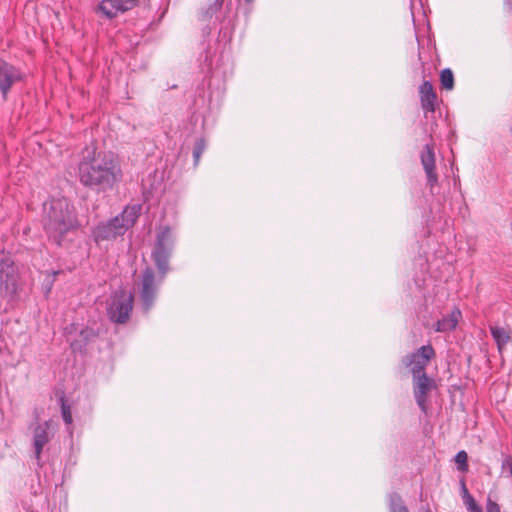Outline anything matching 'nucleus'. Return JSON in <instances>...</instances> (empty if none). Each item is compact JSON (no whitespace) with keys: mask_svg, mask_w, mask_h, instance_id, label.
<instances>
[{"mask_svg":"<svg viewBox=\"0 0 512 512\" xmlns=\"http://www.w3.org/2000/svg\"><path fill=\"white\" fill-rule=\"evenodd\" d=\"M78 178L84 187L105 192L121 180L122 170L114 154L86 147L78 164Z\"/></svg>","mask_w":512,"mask_h":512,"instance_id":"f257e3e1","label":"nucleus"},{"mask_svg":"<svg viewBox=\"0 0 512 512\" xmlns=\"http://www.w3.org/2000/svg\"><path fill=\"white\" fill-rule=\"evenodd\" d=\"M42 223L48 238L58 246L79 226L75 207L66 197L51 198L44 203Z\"/></svg>","mask_w":512,"mask_h":512,"instance_id":"f03ea898","label":"nucleus"},{"mask_svg":"<svg viewBox=\"0 0 512 512\" xmlns=\"http://www.w3.org/2000/svg\"><path fill=\"white\" fill-rule=\"evenodd\" d=\"M141 213V205L126 206L123 211L107 222L99 223L92 232L95 242L108 241L123 235L132 227Z\"/></svg>","mask_w":512,"mask_h":512,"instance_id":"7ed1b4c3","label":"nucleus"},{"mask_svg":"<svg viewBox=\"0 0 512 512\" xmlns=\"http://www.w3.org/2000/svg\"><path fill=\"white\" fill-rule=\"evenodd\" d=\"M175 244V236L169 226H161L157 232L152 259L160 272V280H164L169 271V259Z\"/></svg>","mask_w":512,"mask_h":512,"instance_id":"20e7f679","label":"nucleus"},{"mask_svg":"<svg viewBox=\"0 0 512 512\" xmlns=\"http://www.w3.org/2000/svg\"><path fill=\"white\" fill-rule=\"evenodd\" d=\"M133 295L124 289L115 291L111 296L107 306L108 318L118 324H124L128 321L133 309Z\"/></svg>","mask_w":512,"mask_h":512,"instance_id":"39448f33","label":"nucleus"},{"mask_svg":"<svg viewBox=\"0 0 512 512\" xmlns=\"http://www.w3.org/2000/svg\"><path fill=\"white\" fill-rule=\"evenodd\" d=\"M158 274L160 272L158 271ZM164 280H160V275L156 276L153 268L146 267L140 276L139 297L142 309L148 312L154 305L158 290Z\"/></svg>","mask_w":512,"mask_h":512,"instance_id":"423d86ee","label":"nucleus"},{"mask_svg":"<svg viewBox=\"0 0 512 512\" xmlns=\"http://www.w3.org/2000/svg\"><path fill=\"white\" fill-rule=\"evenodd\" d=\"M435 357L434 348L428 344L423 345L411 354L406 355L402 359L404 366L409 367L413 378H418L425 372L430 360Z\"/></svg>","mask_w":512,"mask_h":512,"instance_id":"0eeeda50","label":"nucleus"},{"mask_svg":"<svg viewBox=\"0 0 512 512\" xmlns=\"http://www.w3.org/2000/svg\"><path fill=\"white\" fill-rule=\"evenodd\" d=\"M14 262L11 255L0 251V295L13 294L16 291Z\"/></svg>","mask_w":512,"mask_h":512,"instance_id":"6e6552de","label":"nucleus"},{"mask_svg":"<svg viewBox=\"0 0 512 512\" xmlns=\"http://www.w3.org/2000/svg\"><path fill=\"white\" fill-rule=\"evenodd\" d=\"M22 79L23 74L19 68L4 60H0V92L4 100L7 99L13 85Z\"/></svg>","mask_w":512,"mask_h":512,"instance_id":"1a4fd4ad","label":"nucleus"},{"mask_svg":"<svg viewBox=\"0 0 512 512\" xmlns=\"http://www.w3.org/2000/svg\"><path fill=\"white\" fill-rule=\"evenodd\" d=\"M53 437L52 423L51 421H44L42 424H38L33 431V448L34 457L39 468L42 467L41 455L44 446L49 443Z\"/></svg>","mask_w":512,"mask_h":512,"instance_id":"9d476101","label":"nucleus"},{"mask_svg":"<svg viewBox=\"0 0 512 512\" xmlns=\"http://www.w3.org/2000/svg\"><path fill=\"white\" fill-rule=\"evenodd\" d=\"M433 386L434 381L429 378L427 374H422L418 378H413L414 398L418 407L424 414H427L428 411V396Z\"/></svg>","mask_w":512,"mask_h":512,"instance_id":"9b49d317","label":"nucleus"},{"mask_svg":"<svg viewBox=\"0 0 512 512\" xmlns=\"http://www.w3.org/2000/svg\"><path fill=\"white\" fill-rule=\"evenodd\" d=\"M138 3V0H102L97 6V12L107 19H113L119 13L132 10Z\"/></svg>","mask_w":512,"mask_h":512,"instance_id":"f8f14e48","label":"nucleus"},{"mask_svg":"<svg viewBox=\"0 0 512 512\" xmlns=\"http://www.w3.org/2000/svg\"><path fill=\"white\" fill-rule=\"evenodd\" d=\"M420 159L423 169L426 173L427 184L432 191L434 186L438 183V175L435 172V152L432 145L426 144L423 147Z\"/></svg>","mask_w":512,"mask_h":512,"instance_id":"ddd939ff","label":"nucleus"},{"mask_svg":"<svg viewBox=\"0 0 512 512\" xmlns=\"http://www.w3.org/2000/svg\"><path fill=\"white\" fill-rule=\"evenodd\" d=\"M420 103L425 113L435 112L437 95L430 81H424L419 87Z\"/></svg>","mask_w":512,"mask_h":512,"instance_id":"4468645a","label":"nucleus"},{"mask_svg":"<svg viewBox=\"0 0 512 512\" xmlns=\"http://www.w3.org/2000/svg\"><path fill=\"white\" fill-rule=\"evenodd\" d=\"M491 335L497 345V349L502 353L505 346L511 341V330L506 327L491 325Z\"/></svg>","mask_w":512,"mask_h":512,"instance_id":"2eb2a0df","label":"nucleus"},{"mask_svg":"<svg viewBox=\"0 0 512 512\" xmlns=\"http://www.w3.org/2000/svg\"><path fill=\"white\" fill-rule=\"evenodd\" d=\"M461 312L458 309L453 310L450 314L443 316L435 324V331L448 332L456 328Z\"/></svg>","mask_w":512,"mask_h":512,"instance_id":"dca6fc26","label":"nucleus"},{"mask_svg":"<svg viewBox=\"0 0 512 512\" xmlns=\"http://www.w3.org/2000/svg\"><path fill=\"white\" fill-rule=\"evenodd\" d=\"M224 0H213L208 7L203 10L202 17L203 20H210L214 16L218 19V13L221 11L223 7Z\"/></svg>","mask_w":512,"mask_h":512,"instance_id":"f3484780","label":"nucleus"},{"mask_svg":"<svg viewBox=\"0 0 512 512\" xmlns=\"http://www.w3.org/2000/svg\"><path fill=\"white\" fill-rule=\"evenodd\" d=\"M389 512H409L401 497L396 493L389 496Z\"/></svg>","mask_w":512,"mask_h":512,"instance_id":"a211bd4d","label":"nucleus"},{"mask_svg":"<svg viewBox=\"0 0 512 512\" xmlns=\"http://www.w3.org/2000/svg\"><path fill=\"white\" fill-rule=\"evenodd\" d=\"M440 82L442 88L446 90H451L454 87V76L453 72L449 68H445L441 71L440 74Z\"/></svg>","mask_w":512,"mask_h":512,"instance_id":"6ab92c4d","label":"nucleus"},{"mask_svg":"<svg viewBox=\"0 0 512 512\" xmlns=\"http://www.w3.org/2000/svg\"><path fill=\"white\" fill-rule=\"evenodd\" d=\"M206 149V142L205 139L200 138L195 142L194 148H193V159H194V165L197 166L201 155Z\"/></svg>","mask_w":512,"mask_h":512,"instance_id":"aec40b11","label":"nucleus"},{"mask_svg":"<svg viewBox=\"0 0 512 512\" xmlns=\"http://www.w3.org/2000/svg\"><path fill=\"white\" fill-rule=\"evenodd\" d=\"M468 455L464 450L459 451L455 455V462L457 464V469L460 472H467L468 471V463H467Z\"/></svg>","mask_w":512,"mask_h":512,"instance_id":"412c9836","label":"nucleus"},{"mask_svg":"<svg viewBox=\"0 0 512 512\" xmlns=\"http://www.w3.org/2000/svg\"><path fill=\"white\" fill-rule=\"evenodd\" d=\"M61 413L62 418L65 424L70 425L72 424V414L70 410V406L65 402L64 398H61Z\"/></svg>","mask_w":512,"mask_h":512,"instance_id":"4be33fe9","label":"nucleus"},{"mask_svg":"<svg viewBox=\"0 0 512 512\" xmlns=\"http://www.w3.org/2000/svg\"><path fill=\"white\" fill-rule=\"evenodd\" d=\"M468 512H479L482 508L477 504L473 496L469 495L463 499Z\"/></svg>","mask_w":512,"mask_h":512,"instance_id":"5701e85b","label":"nucleus"},{"mask_svg":"<svg viewBox=\"0 0 512 512\" xmlns=\"http://www.w3.org/2000/svg\"><path fill=\"white\" fill-rule=\"evenodd\" d=\"M468 512H479L482 508L477 504L473 496L469 495L463 499Z\"/></svg>","mask_w":512,"mask_h":512,"instance_id":"b1692460","label":"nucleus"},{"mask_svg":"<svg viewBox=\"0 0 512 512\" xmlns=\"http://www.w3.org/2000/svg\"><path fill=\"white\" fill-rule=\"evenodd\" d=\"M486 512H501L499 504L488 498L486 503Z\"/></svg>","mask_w":512,"mask_h":512,"instance_id":"393cba45","label":"nucleus"},{"mask_svg":"<svg viewBox=\"0 0 512 512\" xmlns=\"http://www.w3.org/2000/svg\"><path fill=\"white\" fill-rule=\"evenodd\" d=\"M461 491L463 499L469 495H471L466 487L464 480L461 481Z\"/></svg>","mask_w":512,"mask_h":512,"instance_id":"a878e982","label":"nucleus"},{"mask_svg":"<svg viewBox=\"0 0 512 512\" xmlns=\"http://www.w3.org/2000/svg\"><path fill=\"white\" fill-rule=\"evenodd\" d=\"M420 512H432L431 509L429 508V506L427 505L426 507H422Z\"/></svg>","mask_w":512,"mask_h":512,"instance_id":"bb28decb","label":"nucleus"}]
</instances>
